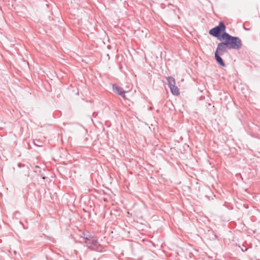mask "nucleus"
<instances>
[{"instance_id":"obj_1","label":"nucleus","mask_w":260,"mask_h":260,"mask_svg":"<svg viewBox=\"0 0 260 260\" xmlns=\"http://www.w3.org/2000/svg\"><path fill=\"white\" fill-rule=\"evenodd\" d=\"M223 37L222 40L227 45L229 50H238L241 48L242 43L239 37L232 36L229 34H225Z\"/></svg>"},{"instance_id":"obj_2","label":"nucleus","mask_w":260,"mask_h":260,"mask_svg":"<svg viewBox=\"0 0 260 260\" xmlns=\"http://www.w3.org/2000/svg\"><path fill=\"white\" fill-rule=\"evenodd\" d=\"M226 26L222 21H220L217 26L211 28L209 34L219 40H223V36L225 34H228L225 31Z\"/></svg>"},{"instance_id":"obj_3","label":"nucleus","mask_w":260,"mask_h":260,"mask_svg":"<svg viewBox=\"0 0 260 260\" xmlns=\"http://www.w3.org/2000/svg\"><path fill=\"white\" fill-rule=\"evenodd\" d=\"M84 243L88 248L92 250L101 252L104 249L103 246L99 243L97 237L94 236L87 239V241H84Z\"/></svg>"},{"instance_id":"obj_4","label":"nucleus","mask_w":260,"mask_h":260,"mask_svg":"<svg viewBox=\"0 0 260 260\" xmlns=\"http://www.w3.org/2000/svg\"><path fill=\"white\" fill-rule=\"evenodd\" d=\"M166 79L168 82V84L172 94L174 95H179L180 92L177 86H176L175 85L176 82L175 79L171 76L167 77Z\"/></svg>"},{"instance_id":"obj_5","label":"nucleus","mask_w":260,"mask_h":260,"mask_svg":"<svg viewBox=\"0 0 260 260\" xmlns=\"http://www.w3.org/2000/svg\"><path fill=\"white\" fill-rule=\"evenodd\" d=\"M227 50H229L228 47L223 41L217 44L215 54L217 53L218 55H222L227 51Z\"/></svg>"},{"instance_id":"obj_6","label":"nucleus","mask_w":260,"mask_h":260,"mask_svg":"<svg viewBox=\"0 0 260 260\" xmlns=\"http://www.w3.org/2000/svg\"><path fill=\"white\" fill-rule=\"evenodd\" d=\"M113 91L114 93L121 96L123 99H125V93L126 91L123 90L122 88L118 86L116 84H113L112 85Z\"/></svg>"},{"instance_id":"obj_7","label":"nucleus","mask_w":260,"mask_h":260,"mask_svg":"<svg viewBox=\"0 0 260 260\" xmlns=\"http://www.w3.org/2000/svg\"><path fill=\"white\" fill-rule=\"evenodd\" d=\"M220 56V55H218L217 53L214 54L215 59L220 66L224 67L225 66V64Z\"/></svg>"},{"instance_id":"obj_8","label":"nucleus","mask_w":260,"mask_h":260,"mask_svg":"<svg viewBox=\"0 0 260 260\" xmlns=\"http://www.w3.org/2000/svg\"><path fill=\"white\" fill-rule=\"evenodd\" d=\"M90 233L87 231L83 232L82 233V235L81 236V238L84 239V241H87V239H90L91 238L93 237Z\"/></svg>"},{"instance_id":"obj_9","label":"nucleus","mask_w":260,"mask_h":260,"mask_svg":"<svg viewBox=\"0 0 260 260\" xmlns=\"http://www.w3.org/2000/svg\"><path fill=\"white\" fill-rule=\"evenodd\" d=\"M34 144L37 147H42L43 145V143L39 140H34Z\"/></svg>"},{"instance_id":"obj_10","label":"nucleus","mask_w":260,"mask_h":260,"mask_svg":"<svg viewBox=\"0 0 260 260\" xmlns=\"http://www.w3.org/2000/svg\"><path fill=\"white\" fill-rule=\"evenodd\" d=\"M18 166L19 167V168H21V167H24V165L23 164H22L21 163H19L18 164Z\"/></svg>"}]
</instances>
